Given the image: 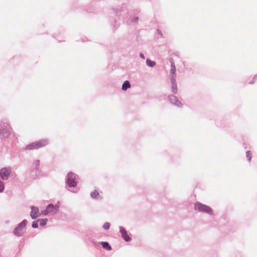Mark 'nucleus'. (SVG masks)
<instances>
[{
    "label": "nucleus",
    "instance_id": "obj_1",
    "mask_svg": "<svg viewBox=\"0 0 257 257\" xmlns=\"http://www.w3.org/2000/svg\"><path fill=\"white\" fill-rule=\"evenodd\" d=\"M27 223L26 220H24L21 222L14 230V233L18 236H22L26 231V226Z\"/></svg>",
    "mask_w": 257,
    "mask_h": 257
},
{
    "label": "nucleus",
    "instance_id": "obj_2",
    "mask_svg": "<svg viewBox=\"0 0 257 257\" xmlns=\"http://www.w3.org/2000/svg\"><path fill=\"white\" fill-rule=\"evenodd\" d=\"M59 206L58 205H54L52 204H49L45 210L41 211V213L44 215H46L48 214L52 215L56 214L59 210Z\"/></svg>",
    "mask_w": 257,
    "mask_h": 257
},
{
    "label": "nucleus",
    "instance_id": "obj_3",
    "mask_svg": "<svg viewBox=\"0 0 257 257\" xmlns=\"http://www.w3.org/2000/svg\"><path fill=\"white\" fill-rule=\"evenodd\" d=\"M194 208L201 212H203L208 214H212V209L206 205L203 204L200 202H197L195 204Z\"/></svg>",
    "mask_w": 257,
    "mask_h": 257
},
{
    "label": "nucleus",
    "instance_id": "obj_4",
    "mask_svg": "<svg viewBox=\"0 0 257 257\" xmlns=\"http://www.w3.org/2000/svg\"><path fill=\"white\" fill-rule=\"evenodd\" d=\"M48 141L46 140H43L39 142L33 143L30 145L27 146L26 149L27 150H32L37 149L43 146H46L48 144Z\"/></svg>",
    "mask_w": 257,
    "mask_h": 257
},
{
    "label": "nucleus",
    "instance_id": "obj_5",
    "mask_svg": "<svg viewBox=\"0 0 257 257\" xmlns=\"http://www.w3.org/2000/svg\"><path fill=\"white\" fill-rule=\"evenodd\" d=\"M76 176L72 173H69L67 177V183L70 187H74L77 185Z\"/></svg>",
    "mask_w": 257,
    "mask_h": 257
},
{
    "label": "nucleus",
    "instance_id": "obj_6",
    "mask_svg": "<svg viewBox=\"0 0 257 257\" xmlns=\"http://www.w3.org/2000/svg\"><path fill=\"white\" fill-rule=\"evenodd\" d=\"M11 169L10 167H6L0 171V176L3 180H7L11 174Z\"/></svg>",
    "mask_w": 257,
    "mask_h": 257
},
{
    "label": "nucleus",
    "instance_id": "obj_7",
    "mask_svg": "<svg viewBox=\"0 0 257 257\" xmlns=\"http://www.w3.org/2000/svg\"><path fill=\"white\" fill-rule=\"evenodd\" d=\"M30 216L32 219H35L40 215L39 209L37 207L32 206Z\"/></svg>",
    "mask_w": 257,
    "mask_h": 257
},
{
    "label": "nucleus",
    "instance_id": "obj_8",
    "mask_svg": "<svg viewBox=\"0 0 257 257\" xmlns=\"http://www.w3.org/2000/svg\"><path fill=\"white\" fill-rule=\"evenodd\" d=\"M119 231L121 234V237L126 241H130L131 240V238L127 234V232L124 227L120 226L119 227Z\"/></svg>",
    "mask_w": 257,
    "mask_h": 257
},
{
    "label": "nucleus",
    "instance_id": "obj_9",
    "mask_svg": "<svg viewBox=\"0 0 257 257\" xmlns=\"http://www.w3.org/2000/svg\"><path fill=\"white\" fill-rule=\"evenodd\" d=\"M171 70H170V79L171 80H173V81L174 80V79H176V67L175 64L174 62L171 61Z\"/></svg>",
    "mask_w": 257,
    "mask_h": 257
},
{
    "label": "nucleus",
    "instance_id": "obj_10",
    "mask_svg": "<svg viewBox=\"0 0 257 257\" xmlns=\"http://www.w3.org/2000/svg\"><path fill=\"white\" fill-rule=\"evenodd\" d=\"M169 99L170 101L175 105L178 106H181L182 105V103L180 101H179L177 97L175 95H170L169 96Z\"/></svg>",
    "mask_w": 257,
    "mask_h": 257
},
{
    "label": "nucleus",
    "instance_id": "obj_11",
    "mask_svg": "<svg viewBox=\"0 0 257 257\" xmlns=\"http://www.w3.org/2000/svg\"><path fill=\"white\" fill-rule=\"evenodd\" d=\"M11 131V128L9 126H7L6 127L5 130L4 129L1 132H0V134L4 137H8L10 135Z\"/></svg>",
    "mask_w": 257,
    "mask_h": 257
},
{
    "label": "nucleus",
    "instance_id": "obj_12",
    "mask_svg": "<svg viewBox=\"0 0 257 257\" xmlns=\"http://www.w3.org/2000/svg\"><path fill=\"white\" fill-rule=\"evenodd\" d=\"M171 81L172 83V91L174 93L176 94L177 92V86L176 82V79H174V81H173V80H171Z\"/></svg>",
    "mask_w": 257,
    "mask_h": 257
},
{
    "label": "nucleus",
    "instance_id": "obj_13",
    "mask_svg": "<svg viewBox=\"0 0 257 257\" xmlns=\"http://www.w3.org/2000/svg\"><path fill=\"white\" fill-rule=\"evenodd\" d=\"M131 87L130 83L128 81H125L122 85V89L123 90H126L127 89Z\"/></svg>",
    "mask_w": 257,
    "mask_h": 257
},
{
    "label": "nucleus",
    "instance_id": "obj_14",
    "mask_svg": "<svg viewBox=\"0 0 257 257\" xmlns=\"http://www.w3.org/2000/svg\"><path fill=\"white\" fill-rule=\"evenodd\" d=\"M101 244L102 245V247L104 248H105V249H107L108 250H110L111 249V247L109 245V244H108V242H103L102 241V242H101Z\"/></svg>",
    "mask_w": 257,
    "mask_h": 257
},
{
    "label": "nucleus",
    "instance_id": "obj_15",
    "mask_svg": "<svg viewBox=\"0 0 257 257\" xmlns=\"http://www.w3.org/2000/svg\"><path fill=\"white\" fill-rule=\"evenodd\" d=\"M147 65L151 67H154L155 65V62L151 60L150 59H147L146 60Z\"/></svg>",
    "mask_w": 257,
    "mask_h": 257
},
{
    "label": "nucleus",
    "instance_id": "obj_16",
    "mask_svg": "<svg viewBox=\"0 0 257 257\" xmlns=\"http://www.w3.org/2000/svg\"><path fill=\"white\" fill-rule=\"evenodd\" d=\"M48 220L47 219H38L37 221H39L40 222V225L41 226H45L46 224V223L47 222Z\"/></svg>",
    "mask_w": 257,
    "mask_h": 257
},
{
    "label": "nucleus",
    "instance_id": "obj_17",
    "mask_svg": "<svg viewBox=\"0 0 257 257\" xmlns=\"http://www.w3.org/2000/svg\"><path fill=\"white\" fill-rule=\"evenodd\" d=\"M98 194V192L97 191H94L91 193V197L93 198H95Z\"/></svg>",
    "mask_w": 257,
    "mask_h": 257
},
{
    "label": "nucleus",
    "instance_id": "obj_18",
    "mask_svg": "<svg viewBox=\"0 0 257 257\" xmlns=\"http://www.w3.org/2000/svg\"><path fill=\"white\" fill-rule=\"evenodd\" d=\"M251 153L250 151H247L246 152V156L248 160L249 161H250V160H251Z\"/></svg>",
    "mask_w": 257,
    "mask_h": 257
},
{
    "label": "nucleus",
    "instance_id": "obj_19",
    "mask_svg": "<svg viewBox=\"0 0 257 257\" xmlns=\"http://www.w3.org/2000/svg\"><path fill=\"white\" fill-rule=\"evenodd\" d=\"M109 226H110V224L108 222H106L103 225V228L105 229V230H107L109 229Z\"/></svg>",
    "mask_w": 257,
    "mask_h": 257
},
{
    "label": "nucleus",
    "instance_id": "obj_20",
    "mask_svg": "<svg viewBox=\"0 0 257 257\" xmlns=\"http://www.w3.org/2000/svg\"><path fill=\"white\" fill-rule=\"evenodd\" d=\"M4 188H5L4 184L3 183V182H2L0 180V192H2L3 191V190H4Z\"/></svg>",
    "mask_w": 257,
    "mask_h": 257
},
{
    "label": "nucleus",
    "instance_id": "obj_21",
    "mask_svg": "<svg viewBox=\"0 0 257 257\" xmlns=\"http://www.w3.org/2000/svg\"><path fill=\"white\" fill-rule=\"evenodd\" d=\"M32 227H33V228H38V224H37V222H33L32 223Z\"/></svg>",
    "mask_w": 257,
    "mask_h": 257
},
{
    "label": "nucleus",
    "instance_id": "obj_22",
    "mask_svg": "<svg viewBox=\"0 0 257 257\" xmlns=\"http://www.w3.org/2000/svg\"><path fill=\"white\" fill-rule=\"evenodd\" d=\"M140 56L141 58H142L143 59H145V56L144 55V54L143 53H141L140 54Z\"/></svg>",
    "mask_w": 257,
    "mask_h": 257
},
{
    "label": "nucleus",
    "instance_id": "obj_23",
    "mask_svg": "<svg viewBox=\"0 0 257 257\" xmlns=\"http://www.w3.org/2000/svg\"><path fill=\"white\" fill-rule=\"evenodd\" d=\"M138 20V18L137 17H135L133 19V22H136Z\"/></svg>",
    "mask_w": 257,
    "mask_h": 257
},
{
    "label": "nucleus",
    "instance_id": "obj_24",
    "mask_svg": "<svg viewBox=\"0 0 257 257\" xmlns=\"http://www.w3.org/2000/svg\"><path fill=\"white\" fill-rule=\"evenodd\" d=\"M36 163H37V164H39V161H36Z\"/></svg>",
    "mask_w": 257,
    "mask_h": 257
}]
</instances>
